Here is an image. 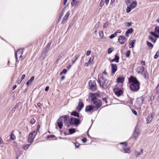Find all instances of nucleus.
Returning <instances> with one entry per match:
<instances>
[{
	"label": "nucleus",
	"instance_id": "1",
	"mask_svg": "<svg viewBox=\"0 0 159 159\" xmlns=\"http://www.w3.org/2000/svg\"><path fill=\"white\" fill-rule=\"evenodd\" d=\"M129 83L130 84V89L134 91H137L139 89L140 84L136 78L131 76L129 79Z\"/></svg>",
	"mask_w": 159,
	"mask_h": 159
},
{
	"label": "nucleus",
	"instance_id": "2",
	"mask_svg": "<svg viewBox=\"0 0 159 159\" xmlns=\"http://www.w3.org/2000/svg\"><path fill=\"white\" fill-rule=\"evenodd\" d=\"M98 96L97 93H93L91 95V101L93 104V106L94 108L98 109L99 108L102 106V101L97 98Z\"/></svg>",
	"mask_w": 159,
	"mask_h": 159
},
{
	"label": "nucleus",
	"instance_id": "3",
	"mask_svg": "<svg viewBox=\"0 0 159 159\" xmlns=\"http://www.w3.org/2000/svg\"><path fill=\"white\" fill-rule=\"evenodd\" d=\"M98 81L100 87L102 88H103L104 86L106 85L108 83L107 80L104 79L101 75L98 76Z\"/></svg>",
	"mask_w": 159,
	"mask_h": 159
},
{
	"label": "nucleus",
	"instance_id": "4",
	"mask_svg": "<svg viewBox=\"0 0 159 159\" xmlns=\"http://www.w3.org/2000/svg\"><path fill=\"white\" fill-rule=\"evenodd\" d=\"M69 122L70 125H74L75 126H77L80 123L79 119L73 117L69 119Z\"/></svg>",
	"mask_w": 159,
	"mask_h": 159
},
{
	"label": "nucleus",
	"instance_id": "5",
	"mask_svg": "<svg viewBox=\"0 0 159 159\" xmlns=\"http://www.w3.org/2000/svg\"><path fill=\"white\" fill-rule=\"evenodd\" d=\"M37 131H33L31 132L29 134L28 136V142L31 143L34 139V137L33 136V135L35 136L37 134Z\"/></svg>",
	"mask_w": 159,
	"mask_h": 159
},
{
	"label": "nucleus",
	"instance_id": "6",
	"mask_svg": "<svg viewBox=\"0 0 159 159\" xmlns=\"http://www.w3.org/2000/svg\"><path fill=\"white\" fill-rule=\"evenodd\" d=\"M23 53V49H19L15 53V58L16 60V61L17 62H18L19 61H19L18 60V57L19 58L21 57L22 56V54Z\"/></svg>",
	"mask_w": 159,
	"mask_h": 159
},
{
	"label": "nucleus",
	"instance_id": "7",
	"mask_svg": "<svg viewBox=\"0 0 159 159\" xmlns=\"http://www.w3.org/2000/svg\"><path fill=\"white\" fill-rule=\"evenodd\" d=\"M89 84L90 89L91 90L94 91L96 90V88L95 80H89Z\"/></svg>",
	"mask_w": 159,
	"mask_h": 159
},
{
	"label": "nucleus",
	"instance_id": "8",
	"mask_svg": "<svg viewBox=\"0 0 159 159\" xmlns=\"http://www.w3.org/2000/svg\"><path fill=\"white\" fill-rule=\"evenodd\" d=\"M59 119H61V120L62 122H64L65 123V125H66L67 127H69L70 126L69 124H67L66 123V121L69 119L68 116L67 115H66L64 116H61Z\"/></svg>",
	"mask_w": 159,
	"mask_h": 159
},
{
	"label": "nucleus",
	"instance_id": "9",
	"mask_svg": "<svg viewBox=\"0 0 159 159\" xmlns=\"http://www.w3.org/2000/svg\"><path fill=\"white\" fill-rule=\"evenodd\" d=\"M113 91L115 94L118 97L122 95L123 93L122 90L118 88H115L114 89Z\"/></svg>",
	"mask_w": 159,
	"mask_h": 159
},
{
	"label": "nucleus",
	"instance_id": "10",
	"mask_svg": "<svg viewBox=\"0 0 159 159\" xmlns=\"http://www.w3.org/2000/svg\"><path fill=\"white\" fill-rule=\"evenodd\" d=\"M140 131L139 129L136 128L133 134V137L135 140H136L140 134Z\"/></svg>",
	"mask_w": 159,
	"mask_h": 159
},
{
	"label": "nucleus",
	"instance_id": "11",
	"mask_svg": "<svg viewBox=\"0 0 159 159\" xmlns=\"http://www.w3.org/2000/svg\"><path fill=\"white\" fill-rule=\"evenodd\" d=\"M118 40L120 43L121 44L126 43L127 41V40L125 37L123 35L119 36L118 39Z\"/></svg>",
	"mask_w": 159,
	"mask_h": 159
},
{
	"label": "nucleus",
	"instance_id": "12",
	"mask_svg": "<svg viewBox=\"0 0 159 159\" xmlns=\"http://www.w3.org/2000/svg\"><path fill=\"white\" fill-rule=\"evenodd\" d=\"M143 100V98L142 97L138 98L136 99V104L140 107L142 104Z\"/></svg>",
	"mask_w": 159,
	"mask_h": 159
},
{
	"label": "nucleus",
	"instance_id": "13",
	"mask_svg": "<svg viewBox=\"0 0 159 159\" xmlns=\"http://www.w3.org/2000/svg\"><path fill=\"white\" fill-rule=\"evenodd\" d=\"M80 101L79 102L78 106L76 108V110L79 111H81L84 107V104L83 102L81 101H80Z\"/></svg>",
	"mask_w": 159,
	"mask_h": 159
},
{
	"label": "nucleus",
	"instance_id": "14",
	"mask_svg": "<svg viewBox=\"0 0 159 159\" xmlns=\"http://www.w3.org/2000/svg\"><path fill=\"white\" fill-rule=\"evenodd\" d=\"M144 67L143 66H139L137 67L136 70L138 73L141 74L144 71Z\"/></svg>",
	"mask_w": 159,
	"mask_h": 159
},
{
	"label": "nucleus",
	"instance_id": "15",
	"mask_svg": "<svg viewBox=\"0 0 159 159\" xmlns=\"http://www.w3.org/2000/svg\"><path fill=\"white\" fill-rule=\"evenodd\" d=\"M111 73L112 74H114L117 70V66L116 64H111Z\"/></svg>",
	"mask_w": 159,
	"mask_h": 159
},
{
	"label": "nucleus",
	"instance_id": "16",
	"mask_svg": "<svg viewBox=\"0 0 159 159\" xmlns=\"http://www.w3.org/2000/svg\"><path fill=\"white\" fill-rule=\"evenodd\" d=\"M70 15V13L69 12H67L65 15V16H64L62 20V22H61L62 23L64 24L65 23L67 20L68 19V18L69 16Z\"/></svg>",
	"mask_w": 159,
	"mask_h": 159
},
{
	"label": "nucleus",
	"instance_id": "17",
	"mask_svg": "<svg viewBox=\"0 0 159 159\" xmlns=\"http://www.w3.org/2000/svg\"><path fill=\"white\" fill-rule=\"evenodd\" d=\"M94 107L93 105H89L87 106L85 108V111L86 112H90L92 110H93Z\"/></svg>",
	"mask_w": 159,
	"mask_h": 159
},
{
	"label": "nucleus",
	"instance_id": "18",
	"mask_svg": "<svg viewBox=\"0 0 159 159\" xmlns=\"http://www.w3.org/2000/svg\"><path fill=\"white\" fill-rule=\"evenodd\" d=\"M153 119V116L151 114H149L146 118L147 122V123H149Z\"/></svg>",
	"mask_w": 159,
	"mask_h": 159
},
{
	"label": "nucleus",
	"instance_id": "19",
	"mask_svg": "<svg viewBox=\"0 0 159 159\" xmlns=\"http://www.w3.org/2000/svg\"><path fill=\"white\" fill-rule=\"evenodd\" d=\"M125 78L122 76L119 77L117 79V82L119 83L122 84L124 81Z\"/></svg>",
	"mask_w": 159,
	"mask_h": 159
},
{
	"label": "nucleus",
	"instance_id": "20",
	"mask_svg": "<svg viewBox=\"0 0 159 159\" xmlns=\"http://www.w3.org/2000/svg\"><path fill=\"white\" fill-rule=\"evenodd\" d=\"M49 49L47 47H45L41 53V55H43L45 57L46 56V54L48 52Z\"/></svg>",
	"mask_w": 159,
	"mask_h": 159
},
{
	"label": "nucleus",
	"instance_id": "21",
	"mask_svg": "<svg viewBox=\"0 0 159 159\" xmlns=\"http://www.w3.org/2000/svg\"><path fill=\"white\" fill-rule=\"evenodd\" d=\"M109 0H101L100 4V7H102L103 6L104 4V1L107 6L108 4Z\"/></svg>",
	"mask_w": 159,
	"mask_h": 159
},
{
	"label": "nucleus",
	"instance_id": "22",
	"mask_svg": "<svg viewBox=\"0 0 159 159\" xmlns=\"http://www.w3.org/2000/svg\"><path fill=\"white\" fill-rule=\"evenodd\" d=\"M57 125L60 129H61L63 126V122L61 119H59L57 120Z\"/></svg>",
	"mask_w": 159,
	"mask_h": 159
},
{
	"label": "nucleus",
	"instance_id": "23",
	"mask_svg": "<svg viewBox=\"0 0 159 159\" xmlns=\"http://www.w3.org/2000/svg\"><path fill=\"white\" fill-rule=\"evenodd\" d=\"M139 150V151H136L135 152V155L137 157L142 154L143 153V150Z\"/></svg>",
	"mask_w": 159,
	"mask_h": 159
},
{
	"label": "nucleus",
	"instance_id": "24",
	"mask_svg": "<svg viewBox=\"0 0 159 159\" xmlns=\"http://www.w3.org/2000/svg\"><path fill=\"white\" fill-rule=\"evenodd\" d=\"M67 53V52L66 51H63L58 57V58L60 59L62 57H66V56Z\"/></svg>",
	"mask_w": 159,
	"mask_h": 159
},
{
	"label": "nucleus",
	"instance_id": "25",
	"mask_svg": "<svg viewBox=\"0 0 159 159\" xmlns=\"http://www.w3.org/2000/svg\"><path fill=\"white\" fill-rule=\"evenodd\" d=\"M137 2L136 1H133L132 3L130 5L129 7L131 8L132 9H133L137 5Z\"/></svg>",
	"mask_w": 159,
	"mask_h": 159
},
{
	"label": "nucleus",
	"instance_id": "26",
	"mask_svg": "<svg viewBox=\"0 0 159 159\" xmlns=\"http://www.w3.org/2000/svg\"><path fill=\"white\" fill-rule=\"evenodd\" d=\"M133 30L132 28H130L128 30L125 32V35L126 36H128V34H131L133 32Z\"/></svg>",
	"mask_w": 159,
	"mask_h": 159
},
{
	"label": "nucleus",
	"instance_id": "27",
	"mask_svg": "<svg viewBox=\"0 0 159 159\" xmlns=\"http://www.w3.org/2000/svg\"><path fill=\"white\" fill-rule=\"evenodd\" d=\"M135 40H131L130 41L129 44V48H133L134 46V44L135 43Z\"/></svg>",
	"mask_w": 159,
	"mask_h": 159
},
{
	"label": "nucleus",
	"instance_id": "28",
	"mask_svg": "<svg viewBox=\"0 0 159 159\" xmlns=\"http://www.w3.org/2000/svg\"><path fill=\"white\" fill-rule=\"evenodd\" d=\"M34 76H33L32 77H31L30 79V80H29L26 83V84L27 85H29L33 81V80H34Z\"/></svg>",
	"mask_w": 159,
	"mask_h": 159
},
{
	"label": "nucleus",
	"instance_id": "29",
	"mask_svg": "<svg viewBox=\"0 0 159 159\" xmlns=\"http://www.w3.org/2000/svg\"><path fill=\"white\" fill-rule=\"evenodd\" d=\"M119 57L117 55L115 56V57L111 60V61H115L116 63L119 62Z\"/></svg>",
	"mask_w": 159,
	"mask_h": 159
},
{
	"label": "nucleus",
	"instance_id": "30",
	"mask_svg": "<svg viewBox=\"0 0 159 159\" xmlns=\"http://www.w3.org/2000/svg\"><path fill=\"white\" fill-rule=\"evenodd\" d=\"M120 144L123 147V149H126V148H127V145L126 142H124L123 143H120Z\"/></svg>",
	"mask_w": 159,
	"mask_h": 159
},
{
	"label": "nucleus",
	"instance_id": "31",
	"mask_svg": "<svg viewBox=\"0 0 159 159\" xmlns=\"http://www.w3.org/2000/svg\"><path fill=\"white\" fill-rule=\"evenodd\" d=\"M71 115L72 116H75L79 117V113L76 111H74L71 112Z\"/></svg>",
	"mask_w": 159,
	"mask_h": 159
},
{
	"label": "nucleus",
	"instance_id": "32",
	"mask_svg": "<svg viewBox=\"0 0 159 159\" xmlns=\"http://www.w3.org/2000/svg\"><path fill=\"white\" fill-rule=\"evenodd\" d=\"M4 146V143H3V141L1 137H0V149L2 148Z\"/></svg>",
	"mask_w": 159,
	"mask_h": 159
},
{
	"label": "nucleus",
	"instance_id": "33",
	"mask_svg": "<svg viewBox=\"0 0 159 159\" xmlns=\"http://www.w3.org/2000/svg\"><path fill=\"white\" fill-rule=\"evenodd\" d=\"M94 59V57H91L88 61V63L89 64H93V60Z\"/></svg>",
	"mask_w": 159,
	"mask_h": 159
},
{
	"label": "nucleus",
	"instance_id": "34",
	"mask_svg": "<svg viewBox=\"0 0 159 159\" xmlns=\"http://www.w3.org/2000/svg\"><path fill=\"white\" fill-rule=\"evenodd\" d=\"M21 154V151L20 150H18V151L16 152V155L17 156L16 159H18L20 155Z\"/></svg>",
	"mask_w": 159,
	"mask_h": 159
},
{
	"label": "nucleus",
	"instance_id": "35",
	"mask_svg": "<svg viewBox=\"0 0 159 159\" xmlns=\"http://www.w3.org/2000/svg\"><path fill=\"white\" fill-rule=\"evenodd\" d=\"M148 39L153 43H155L156 41V39L152 37L151 36L149 37Z\"/></svg>",
	"mask_w": 159,
	"mask_h": 159
},
{
	"label": "nucleus",
	"instance_id": "36",
	"mask_svg": "<svg viewBox=\"0 0 159 159\" xmlns=\"http://www.w3.org/2000/svg\"><path fill=\"white\" fill-rule=\"evenodd\" d=\"M79 55H75V59L74 60H72V64H74V63L75 62V61L78 59V58H79Z\"/></svg>",
	"mask_w": 159,
	"mask_h": 159
},
{
	"label": "nucleus",
	"instance_id": "37",
	"mask_svg": "<svg viewBox=\"0 0 159 159\" xmlns=\"http://www.w3.org/2000/svg\"><path fill=\"white\" fill-rule=\"evenodd\" d=\"M69 133L70 134H72L75 132V129H70L69 130Z\"/></svg>",
	"mask_w": 159,
	"mask_h": 159
},
{
	"label": "nucleus",
	"instance_id": "38",
	"mask_svg": "<svg viewBox=\"0 0 159 159\" xmlns=\"http://www.w3.org/2000/svg\"><path fill=\"white\" fill-rule=\"evenodd\" d=\"M133 0H126L125 2L127 6H129Z\"/></svg>",
	"mask_w": 159,
	"mask_h": 159
},
{
	"label": "nucleus",
	"instance_id": "39",
	"mask_svg": "<svg viewBox=\"0 0 159 159\" xmlns=\"http://www.w3.org/2000/svg\"><path fill=\"white\" fill-rule=\"evenodd\" d=\"M147 43L148 46L151 49L153 47V44L147 41Z\"/></svg>",
	"mask_w": 159,
	"mask_h": 159
},
{
	"label": "nucleus",
	"instance_id": "40",
	"mask_svg": "<svg viewBox=\"0 0 159 159\" xmlns=\"http://www.w3.org/2000/svg\"><path fill=\"white\" fill-rule=\"evenodd\" d=\"M121 152L123 153H129L130 152V150H121Z\"/></svg>",
	"mask_w": 159,
	"mask_h": 159
},
{
	"label": "nucleus",
	"instance_id": "41",
	"mask_svg": "<svg viewBox=\"0 0 159 159\" xmlns=\"http://www.w3.org/2000/svg\"><path fill=\"white\" fill-rule=\"evenodd\" d=\"M99 36L101 37V39L103 38V32L102 31H101L99 32Z\"/></svg>",
	"mask_w": 159,
	"mask_h": 159
},
{
	"label": "nucleus",
	"instance_id": "42",
	"mask_svg": "<svg viewBox=\"0 0 159 159\" xmlns=\"http://www.w3.org/2000/svg\"><path fill=\"white\" fill-rule=\"evenodd\" d=\"M155 32L159 34V26H156L155 28Z\"/></svg>",
	"mask_w": 159,
	"mask_h": 159
},
{
	"label": "nucleus",
	"instance_id": "43",
	"mask_svg": "<svg viewBox=\"0 0 159 159\" xmlns=\"http://www.w3.org/2000/svg\"><path fill=\"white\" fill-rule=\"evenodd\" d=\"M130 53V50L127 51L125 53V56L127 57H129Z\"/></svg>",
	"mask_w": 159,
	"mask_h": 159
},
{
	"label": "nucleus",
	"instance_id": "44",
	"mask_svg": "<svg viewBox=\"0 0 159 159\" xmlns=\"http://www.w3.org/2000/svg\"><path fill=\"white\" fill-rule=\"evenodd\" d=\"M17 107V105H16L13 108H12L11 111V112H12V113H14Z\"/></svg>",
	"mask_w": 159,
	"mask_h": 159
},
{
	"label": "nucleus",
	"instance_id": "45",
	"mask_svg": "<svg viewBox=\"0 0 159 159\" xmlns=\"http://www.w3.org/2000/svg\"><path fill=\"white\" fill-rule=\"evenodd\" d=\"M132 9L129 6H128V7L126 8V11L127 13H129L131 11V9Z\"/></svg>",
	"mask_w": 159,
	"mask_h": 159
},
{
	"label": "nucleus",
	"instance_id": "46",
	"mask_svg": "<svg viewBox=\"0 0 159 159\" xmlns=\"http://www.w3.org/2000/svg\"><path fill=\"white\" fill-rule=\"evenodd\" d=\"M16 138L15 136L13 134H11L10 136V139L12 140H14Z\"/></svg>",
	"mask_w": 159,
	"mask_h": 159
},
{
	"label": "nucleus",
	"instance_id": "47",
	"mask_svg": "<svg viewBox=\"0 0 159 159\" xmlns=\"http://www.w3.org/2000/svg\"><path fill=\"white\" fill-rule=\"evenodd\" d=\"M66 72H67V70L66 69H64L62 72H61L60 73V75H62L63 74H65L66 73Z\"/></svg>",
	"mask_w": 159,
	"mask_h": 159
},
{
	"label": "nucleus",
	"instance_id": "48",
	"mask_svg": "<svg viewBox=\"0 0 159 159\" xmlns=\"http://www.w3.org/2000/svg\"><path fill=\"white\" fill-rule=\"evenodd\" d=\"M116 36V33H114V34L111 35V36H110L109 37V38L110 39H113Z\"/></svg>",
	"mask_w": 159,
	"mask_h": 159
},
{
	"label": "nucleus",
	"instance_id": "49",
	"mask_svg": "<svg viewBox=\"0 0 159 159\" xmlns=\"http://www.w3.org/2000/svg\"><path fill=\"white\" fill-rule=\"evenodd\" d=\"M113 50V48H109L108 50V53L110 54L111 53Z\"/></svg>",
	"mask_w": 159,
	"mask_h": 159
},
{
	"label": "nucleus",
	"instance_id": "50",
	"mask_svg": "<svg viewBox=\"0 0 159 159\" xmlns=\"http://www.w3.org/2000/svg\"><path fill=\"white\" fill-rule=\"evenodd\" d=\"M35 122V120L34 118H31L30 120V123L32 124H34Z\"/></svg>",
	"mask_w": 159,
	"mask_h": 159
},
{
	"label": "nucleus",
	"instance_id": "51",
	"mask_svg": "<svg viewBox=\"0 0 159 159\" xmlns=\"http://www.w3.org/2000/svg\"><path fill=\"white\" fill-rule=\"evenodd\" d=\"M74 145L75 146V148H79L80 144L78 143H74Z\"/></svg>",
	"mask_w": 159,
	"mask_h": 159
},
{
	"label": "nucleus",
	"instance_id": "52",
	"mask_svg": "<svg viewBox=\"0 0 159 159\" xmlns=\"http://www.w3.org/2000/svg\"><path fill=\"white\" fill-rule=\"evenodd\" d=\"M30 145V144H28L25 145L24 147V149H25V148L27 149L29 148Z\"/></svg>",
	"mask_w": 159,
	"mask_h": 159
},
{
	"label": "nucleus",
	"instance_id": "53",
	"mask_svg": "<svg viewBox=\"0 0 159 159\" xmlns=\"http://www.w3.org/2000/svg\"><path fill=\"white\" fill-rule=\"evenodd\" d=\"M158 57H159V52H156V55H155L154 58L155 59L157 58Z\"/></svg>",
	"mask_w": 159,
	"mask_h": 159
},
{
	"label": "nucleus",
	"instance_id": "54",
	"mask_svg": "<svg viewBox=\"0 0 159 159\" xmlns=\"http://www.w3.org/2000/svg\"><path fill=\"white\" fill-rule=\"evenodd\" d=\"M55 137V136L54 135H52L48 136H47V138L49 139V138H53Z\"/></svg>",
	"mask_w": 159,
	"mask_h": 159
},
{
	"label": "nucleus",
	"instance_id": "55",
	"mask_svg": "<svg viewBox=\"0 0 159 159\" xmlns=\"http://www.w3.org/2000/svg\"><path fill=\"white\" fill-rule=\"evenodd\" d=\"M91 52V50H88L86 52V54L87 56L89 55Z\"/></svg>",
	"mask_w": 159,
	"mask_h": 159
},
{
	"label": "nucleus",
	"instance_id": "56",
	"mask_svg": "<svg viewBox=\"0 0 159 159\" xmlns=\"http://www.w3.org/2000/svg\"><path fill=\"white\" fill-rule=\"evenodd\" d=\"M76 0H73L71 2V5L72 7H73L74 6V4L75 3Z\"/></svg>",
	"mask_w": 159,
	"mask_h": 159
},
{
	"label": "nucleus",
	"instance_id": "57",
	"mask_svg": "<svg viewBox=\"0 0 159 159\" xmlns=\"http://www.w3.org/2000/svg\"><path fill=\"white\" fill-rule=\"evenodd\" d=\"M132 113L134 114L135 115H137V112L134 110L132 109Z\"/></svg>",
	"mask_w": 159,
	"mask_h": 159
},
{
	"label": "nucleus",
	"instance_id": "58",
	"mask_svg": "<svg viewBox=\"0 0 159 159\" xmlns=\"http://www.w3.org/2000/svg\"><path fill=\"white\" fill-rule=\"evenodd\" d=\"M102 100L103 102H105V103H107V100L106 98H102Z\"/></svg>",
	"mask_w": 159,
	"mask_h": 159
},
{
	"label": "nucleus",
	"instance_id": "59",
	"mask_svg": "<svg viewBox=\"0 0 159 159\" xmlns=\"http://www.w3.org/2000/svg\"><path fill=\"white\" fill-rule=\"evenodd\" d=\"M125 25L126 26H130L131 24V22H127L125 23Z\"/></svg>",
	"mask_w": 159,
	"mask_h": 159
},
{
	"label": "nucleus",
	"instance_id": "60",
	"mask_svg": "<svg viewBox=\"0 0 159 159\" xmlns=\"http://www.w3.org/2000/svg\"><path fill=\"white\" fill-rule=\"evenodd\" d=\"M154 96H151L150 98V101H153L154 100Z\"/></svg>",
	"mask_w": 159,
	"mask_h": 159
},
{
	"label": "nucleus",
	"instance_id": "61",
	"mask_svg": "<svg viewBox=\"0 0 159 159\" xmlns=\"http://www.w3.org/2000/svg\"><path fill=\"white\" fill-rule=\"evenodd\" d=\"M140 63L142 65H145V61H141Z\"/></svg>",
	"mask_w": 159,
	"mask_h": 159
},
{
	"label": "nucleus",
	"instance_id": "62",
	"mask_svg": "<svg viewBox=\"0 0 159 159\" xmlns=\"http://www.w3.org/2000/svg\"><path fill=\"white\" fill-rule=\"evenodd\" d=\"M121 31L120 30H118L116 32H115L114 33H116V35H117V33H121Z\"/></svg>",
	"mask_w": 159,
	"mask_h": 159
},
{
	"label": "nucleus",
	"instance_id": "63",
	"mask_svg": "<svg viewBox=\"0 0 159 159\" xmlns=\"http://www.w3.org/2000/svg\"><path fill=\"white\" fill-rule=\"evenodd\" d=\"M87 140L86 138H84L82 139V141L84 143H85L86 142Z\"/></svg>",
	"mask_w": 159,
	"mask_h": 159
},
{
	"label": "nucleus",
	"instance_id": "64",
	"mask_svg": "<svg viewBox=\"0 0 159 159\" xmlns=\"http://www.w3.org/2000/svg\"><path fill=\"white\" fill-rule=\"evenodd\" d=\"M97 29H94L93 31V34H96L97 32Z\"/></svg>",
	"mask_w": 159,
	"mask_h": 159
}]
</instances>
